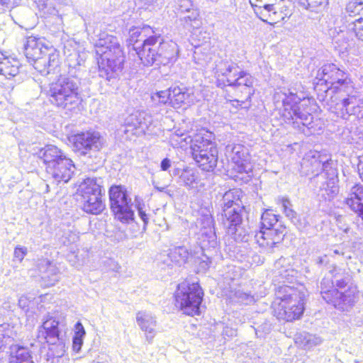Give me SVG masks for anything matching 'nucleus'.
Wrapping results in <instances>:
<instances>
[{
	"label": "nucleus",
	"instance_id": "f257e3e1",
	"mask_svg": "<svg viewBox=\"0 0 363 363\" xmlns=\"http://www.w3.org/2000/svg\"><path fill=\"white\" fill-rule=\"evenodd\" d=\"M308 101L303 100L290 91L277 90L274 94V103L286 123L305 135L319 134L323 129L322 121L313 116L305 108Z\"/></svg>",
	"mask_w": 363,
	"mask_h": 363
},
{
	"label": "nucleus",
	"instance_id": "f03ea898",
	"mask_svg": "<svg viewBox=\"0 0 363 363\" xmlns=\"http://www.w3.org/2000/svg\"><path fill=\"white\" fill-rule=\"evenodd\" d=\"M328 110L337 117L348 119L354 116L357 118H363V100L358 97L354 85L346 73L332 86L325 90Z\"/></svg>",
	"mask_w": 363,
	"mask_h": 363
},
{
	"label": "nucleus",
	"instance_id": "7ed1b4c3",
	"mask_svg": "<svg viewBox=\"0 0 363 363\" xmlns=\"http://www.w3.org/2000/svg\"><path fill=\"white\" fill-rule=\"evenodd\" d=\"M178 54L177 44L172 40L164 41L160 33L150 35L143 40L142 48L137 50V55L145 66L173 63Z\"/></svg>",
	"mask_w": 363,
	"mask_h": 363
},
{
	"label": "nucleus",
	"instance_id": "20e7f679",
	"mask_svg": "<svg viewBox=\"0 0 363 363\" xmlns=\"http://www.w3.org/2000/svg\"><path fill=\"white\" fill-rule=\"evenodd\" d=\"M305 298L306 291L303 286H280L273 303L274 315L277 319L287 322L299 319L304 311Z\"/></svg>",
	"mask_w": 363,
	"mask_h": 363
},
{
	"label": "nucleus",
	"instance_id": "39448f33",
	"mask_svg": "<svg viewBox=\"0 0 363 363\" xmlns=\"http://www.w3.org/2000/svg\"><path fill=\"white\" fill-rule=\"evenodd\" d=\"M23 48L26 57L33 61L35 69L41 74H55L59 71V54L52 46L48 45L45 38L29 36Z\"/></svg>",
	"mask_w": 363,
	"mask_h": 363
},
{
	"label": "nucleus",
	"instance_id": "423d86ee",
	"mask_svg": "<svg viewBox=\"0 0 363 363\" xmlns=\"http://www.w3.org/2000/svg\"><path fill=\"white\" fill-rule=\"evenodd\" d=\"M46 94L54 106L71 111L81 101L79 80L74 77L60 76L49 84Z\"/></svg>",
	"mask_w": 363,
	"mask_h": 363
},
{
	"label": "nucleus",
	"instance_id": "0eeeda50",
	"mask_svg": "<svg viewBox=\"0 0 363 363\" xmlns=\"http://www.w3.org/2000/svg\"><path fill=\"white\" fill-rule=\"evenodd\" d=\"M242 191L232 189L225 193L223 196L222 223L226 233L235 241L242 240L241 238L242 211L244 208L240 201Z\"/></svg>",
	"mask_w": 363,
	"mask_h": 363
},
{
	"label": "nucleus",
	"instance_id": "6e6552de",
	"mask_svg": "<svg viewBox=\"0 0 363 363\" xmlns=\"http://www.w3.org/2000/svg\"><path fill=\"white\" fill-rule=\"evenodd\" d=\"M214 70L218 86H243L242 91L247 95L245 100L254 94V78L249 73L240 71L235 64L220 61L216 65Z\"/></svg>",
	"mask_w": 363,
	"mask_h": 363
},
{
	"label": "nucleus",
	"instance_id": "1a4fd4ad",
	"mask_svg": "<svg viewBox=\"0 0 363 363\" xmlns=\"http://www.w3.org/2000/svg\"><path fill=\"white\" fill-rule=\"evenodd\" d=\"M101 184V178L88 177L79 184L76 196L82 203V209L84 212L98 215L104 210Z\"/></svg>",
	"mask_w": 363,
	"mask_h": 363
},
{
	"label": "nucleus",
	"instance_id": "9d476101",
	"mask_svg": "<svg viewBox=\"0 0 363 363\" xmlns=\"http://www.w3.org/2000/svg\"><path fill=\"white\" fill-rule=\"evenodd\" d=\"M203 292L198 283L184 281L178 284L175 291V305L184 314L194 316L200 313Z\"/></svg>",
	"mask_w": 363,
	"mask_h": 363
},
{
	"label": "nucleus",
	"instance_id": "9b49d317",
	"mask_svg": "<svg viewBox=\"0 0 363 363\" xmlns=\"http://www.w3.org/2000/svg\"><path fill=\"white\" fill-rule=\"evenodd\" d=\"M191 149L194 160L203 171L214 169L218 162V149L211 141V134H206V137L201 133L196 134Z\"/></svg>",
	"mask_w": 363,
	"mask_h": 363
},
{
	"label": "nucleus",
	"instance_id": "f8f14e48",
	"mask_svg": "<svg viewBox=\"0 0 363 363\" xmlns=\"http://www.w3.org/2000/svg\"><path fill=\"white\" fill-rule=\"evenodd\" d=\"M112 46L96 45V53L99 56L98 65L99 76L111 81L117 76V72L121 71L124 62L123 51L121 49V55L113 54Z\"/></svg>",
	"mask_w": 363,
	"mask_h": 363
},
{
	"label": "nucleus",
	"instance_id": "ddd939ff",
	"mask_svg": "<svg viewBox=\"0 0 363 363\" xmlns=\"http://www.w3.org/2000/svg\"><path fill=\"white\" fill-rule=\"evenodd\" d=\"M111 208L116 218L123 223L134 220V211L131 199L122 186H113L109 189Z\"/></svg>",
	"mask_w": 363,
	"mask_h": 363
},
{
	"label": "nucleus",
	"instance_id": "4468645a",
	"mask_svg": "<svg viewBox=\"0 0 363 363\" xmlns=\"http://www.w3.org/2000/svg\"><path fill=\"white\" fill-rule=\"evenodd\" d=\"M225 152L234 164L233 168L239 173H250L252 170L248 149L241 144H229Z\"/></svg>",
	"mask_w": 363,
	"mask_h": 363
},
{
	"label": "nucleus",
	"instance_id": "2eb2a0df",
	"mask_svg": "<svg viewBox=\"0 0 363 363\" xmlns=\"http://www.w3.org/2000/svg\"><path fill=\"white\" fill-rule=\"evenodd\" d=\"M206 222L208 225V228H204L201 235L200 244L201 247L199 250L201 251V254L203 257H193L195 259V262H197L196 259L201 260L199 262V267L202 270H206L210 267V264L211 261L208 257L205 255L203 252L205 249L209 248H215L217 246V238L216 233L214 231L213 225V219L212 218H206Z\"/></svg>",
	"mask_w": 363,
	"mask_h": 363
},
{
	"label": "nucleus",
	"instance_id": "dca6fc26",
	"mask_svg": "<svg viewBox=\"0 0 363 363\" xmlns=\"http://www.w3.org/2000/svg\"><path fill=\"white\" fill-rule=\"evenodd\" d=\"M74 150L81 155H86L89 151H98L102 146L99 133L85 132L73 137Z\"/></svg>",
	"mask_w": 363,
	"mask_h": 363
},
{
	"label": "nucleus",
	"instance_id": "f3484780",
	"mask_svg": "<svg viewBox=\"0 0 363 363\" xmlns=\"http://www.w3.org/2000/svg\"><path fill=\"white\" fill-rule=\"evenodd\" d=\"M169 89L170 104L174 108H179L182 104L190 106L201 100L199 91L194 89L174 86Z\"/></svg>",
	"mask_w": 363,
	"mask_h": 363
},
{
	"label": "nucleus",
	"instance_id": "a211bd4d",
	"mask_svg": "<svg viewBox=\"0 0 363 363\" xmlns=\"http://www.w3.org/2000/svg\"><path fill=\"white\" fill-rule=\"evenodd\" d=\"M152 117L145 112H136L130 115L125 120V133H130L135 135L145 134L150 130L152 125Z\"/></svg>",
	"mask_w": 363,
	"mask_h": 363
},
{
	"label": "nucleus",
	"instance_id": "6ab92c4d",
	"mask_svg": "<svg viewBox=\"0 0 363 363\" xmlns=\"http://www.w3.org/2000/svg\"><path fill=\"white\" fill-rule=\"evenodd\" d=\"M75 169L72 160L65 157L61 160H58L55 164L46 167V172L56 183L58 184L61 182L67 183L72 178Z\"/></svg>",
	"mask_w": 363,
	"mask_h": 363
},
{
	"label": "nucleus",
	"instance_id": "aec40b11",
	"mask_svg": "<svg viewBox=\"0 0 363 363\" xmlns=\"http://www.w3.org/2000/svg\"><path fill=\"white\" fill-rule=\"evenodd\" d=\"M60 318L48 313L43 319L42 325L38 330V338H42L46 342L57 341L60 337Z\"/></svg>",
	"mask_w": 363,
	"mask_h": 363
},
{
	"label": "nucleus",
	"instance_id": "412c9836",
	"mask_svg": "<svg viewBox=\"0 0 363 363\" xmlns=\"http://www.w3.org/2000/svg\"><path fill=\"white\" fill-rule=\"evenodd\" d=\"M284 236V228L279 225L276 229H260L255 238L262 247L272 248L276 244L279 243Z\"/></svg>",
	"mask_w": 363,
	"mask_h": 363
},
{
	"label": "nucleus",
	"instance_id": "4be33fe9",
	"mask_svg": "<svg viewBox=\"0 0 363 363\" xmlns=\"http://www.w3.org/2000/svg\"><path fill=\"white\" fill-rule=\"evenodd\" d=\"M345 74L334 64L324 65L317 72L315 84L317 86L325 84L327 88L340 80Z\"/></svg>",
	"mask_w": 363,
	"mask_h": 363
},
{
	"label": "nucleus",
	"instance_id": "5701e85b",
	"mask_svg": "<svg viewBox=\"0 0 363 363\" xmlns=\"http://www.w3.org/2000/svg\"><path fill=\"white\" fill-rule=\"evenodd\" d=\"M36 267L40 273L45 286H53L60 280L58 268L48 259H38Z\"/></svg>",
	"mask_w": 363,
	"mask_h": 363
},
{
	"label": "nucleus",
	"instance_id": "b1692460",
	"mask_svg": "<svg viewBox=\"0 0 363 363\" xmlns=\"http://www.w3.org/2000/svg\"><path fill=\"white\" fill-rule=\"evenodd\" d=\"M345 203L347 207L357 214L363 221V186L355 184L350 189Z\"/></svg>",
	"mask_w": 363,
	"mask_h": 363
},
{
	"label": "nucleus",
	"instance_id": "393cba45",
	"mask_svg": "<svg viewBox=\"0 0 363 363\" xmlns=\"http://www.w3.org/2000/svg\"><path fill=\"white\" fill-rule=\"evenodd\" d=\"M335 48L342 55L346 57L350 55H358L359 52L356 43L350 38L349 33L341 30L334 39Z\"/></svg>",
	"mask_w": 363,
	"mask_h": 363
},
{
	"label": "nucleus",
	"instance_id": "a878e982",
	"mask_svg": "<svg viewBox=\"0 0 363 363\" xmlns=\"http://www.w3.org/2000/svg\"><path fill=\"white\" fill-rule=\"evenodd\" d=\"M136 322L145 334L146 340L150 342L156 335V317L147 311H139L136 314Z\"/></svg>",
	"mask_w": 363,
	"mask_h": 363
},
{
	"label": "nucleus",
	"instance_id": "bb28decb",
	"mask_svg": "<svg viewBox=\"0 0 363 363\" xmlns=\"http://www.w3.org/2000/svg\"><path fill=\"white\" fill-rule=\"evenodd\" d=\"M276 276L279 283L291 282L296 272L291 267L286 258L281 257L274 264Z\"/></svg>",
	"mask_w": 363,
	"mask_h": 363
},
{
	"label": "nucleus",
	"instance_id": "cd10ccee",
	"mask_svg": "<svg viewBox=\"0 0 363 363\" xmlns=\"http://www.w3.org/2000/svg\"><path fill=\"white\" fill-rule=\"evenodd\" d=\"M155 33H157L150 26H145L141 29L134 28L130 30L129 44L133 45L136 55L138 48H142L143 40Z\"/></svg>",
	"mask_w": 363,
	"mask_h": 363
},
{
	"label": "nucleus",
	"instance_id": "c85d7f7f",
	"mask_svg": "<svg viewBox=\"0 0 363 363\" xmlns=\"http://www.w3.org/2000/svg\"><path fill=\"white\" fill-rule=\"evenodd\" d=\"M66 156L55 145H49L39 152V157L43 160L46 167H50L65 158Z\"/></svg>",
	"mask_w": 363,
	"mask_h": 363
},
{
	"label": "nucleus",
	"instance_id": "c756f323",
	"mask_svg": "<svg viewBox=\"0 0 363 363\" xmlns=\"http://www.w3.org/2000/svg\"><path fill=\"white\" fill-rule=\"evenodd\" d=\"M331 173L329 174L331 177L325 181L320 186L318 196L325 201H330L333 199L338 193L339 188L337 185V179L334 177L335 172L334 169H330Z\"/></svg>",
	"mask_w": 363,
	"mask_h": 363
},
{
	"label": "nucleus",
	"instance_id": "7c9ffc66",
	"mask_svg": "<svg viewBox=\"0 0 363 363\" xmlns=\"http://www.w3.org/2000/svg\"><path fill=\"white\" fill-rule=\"evenodd\" d=\"M358 294L355 289H349L344 293H340L339 298L335 304V308L342 311H349L357 301Z\"/></svg>",
	"mask_w": 363,
	"mask_h": 363
},
{
	"label": "nucleus",
	"instance_id": "2f4dec72",
	"mask_svg": "<svg viewBox=\"0 0 363 363\" xmlns=\"http://www.w3.org/2000/svg\"><path fill=\"white\" fill-rule=\"evenodd\" d=\"M180 182L189 189H197L201 186L197 170L192 168L184 169L179 174Z\"/></svg>",
	"mask_w": 363,
	"mask_h": 363
},
{
	"label": "nucleus",
	"instance_id": "473e14b6",
	"mask_svg": "<svg viewBox=\"0 0 363 363\" xmlns=\"http://www.w3.org/2000/svg\"><path fill=\"white\" fill-rule=\"evenodd\" d=\"M295 342L304 350H310L322 342L320 337L308 333H300L295 335Z\"/></svg>",
	"mask_w": 363,
	"mask_h": 363
},
{
	"label": "nucleus",
	"instance_id": "72a5a7b5",
	"mask_svg": "<svg viewBox=\"0 0 363 363\" xmlns=\"http://www.w3.org/2000/svg\"><path fill=\"white\" fill-rule=\"evenodd\" d=\"M345 18L348 23L352 20L363 18V1H350L345 7Z\"/></svg>",
	"mask_w": 363,
	"mask_h": 363
},
{
	"label": "nucleus",
	"instance_id": "f704fd0d",
	"mask_svg": "<svg viewBox=\"0 0 363 363\" xmlns=\"http://www.w3.org/2000/svg\"><path fill=\"white\" fill-rule=\"evenodd\" d=\"M169 257L171 260L178 265L185 264L189 258H192L194 255L189 252L185 247L180 246L170 250Z\"/></svg>",
	"mask_w": 363,
	"mask_h": 363
},
{
	"label": "nucleus",
	"instance_id": "c9c22d12",
	"mask_svg": "<svg viewBox=\"0 0 363 363\" xmlns=\"http://www.w3.org/2000/svg\"><path fill=\"white\" fill-rule=\"evenodd\" d=\"M194 138H191L187 133L181 130H175L169 137V143L174 147H183L189 143L194 144Z\"/></svg>",
	"mask_w": 363,
	"mask_h": 363
},
{
	"label": "nucleus",
	"instance_id": "e433bc0d",
	"mask_svg": "<svg viewBox=\"0 0 363 363\" xmlns=\"http://www.w3.org/2000/svg\"><path fill=\"white\" fill-rule=\"evenodd\" d=\"M96 45L100 46H112L113 49L112 51L113 54L116 55V56L121 55V45L118 40L116 37L108 35L107 33H101L100 35L99 39L98 40Z\"/></svg>",
	"mask_w": 363,
	"mask_h": 363
},
{
	"label": "nucleus",
	"instance_id": "4c0bfd02",
	"mask_svg": "<svg viewBox=\"0 0 363 363\" xmlns=\"http://www.w3.org/2000/svg\"><path fill=\"white\" fill-rule=\"evenodd\" d=\"M255 6H258L260 9L262 8V10L259 13V18L262 21L268 23L269 24H273L277 21V19L272 17V16H275L277 14V12L274 11V7L273 4H256Z\"/></svg>",
	"mask_w": 363,
	"mask_h": 363
},
{
	"label": "nucleus",
	"instance_id": "58836bf2",
	"mask_svg": "<svg viewBox=\"0 0 363 363\" xmlns=\"http://www.w3.org/2000/svg\"><path fill=\"white\" fill-rule=\"evenodd\" d=\"M279 216L272 213L270 210L265 211L261 217V229H276Z\"/></svg>",
	"mask_w": 363,
	"mask_h": 363
},
{
	"label": "nucleus",
	"instance_id": "ea45409f",
	"mask_svg": "<svg viewBox=\"0 0 363 363\" xmlns=\"http://www.w3.org/2000/svg\"><path fill=\"white\" fill-rule=\"evenodd\" d=\"M10 363H34L28 350L23 347H18L14 355L11 356Z\"/></svg>",
	"mask_w": 363,
	"mask_h": 363
},
{
	"label": "nucleus",
	"instance_id": "a19ab883",
	"mask_svg": "<svg viewBox=\"0 0 363 363\" xmlns=\"http://www.w3.org/2000/svg\"><path fill=\"white\" fill-rule=\"evenodd\" d=\"M333 280L334 285L339 288H343L348 281V277L341 269L334 267L333 270L330 272Z\"/></svg>",
	"mask_w": 363,
	"mask_h": 363
},
{
	"label": "nucleus",
	"instance_id": "79ce46f5",
	"mask_svg": "<svg viewBox=\"0 0 363 363\" xmlns=\"http://www.w3.org/2000/svg\"><path fill=\"white\" fill-rule=\"evenodd\" d=\"M50 345L49 350L50 354L55 357H61L65 353V343L62 337H58L57 341L48 342Z\"/></svg>",
	"mask_w": 363,
	"mask_h": 363
},
{
	"label": "nucleus",
	"instance_id": "37998d69",
	"mask_svg": "<svg viewBox=\"0 0 363 363\" xmlns=\"http://www.w3.org/2000/svg\"><path fill=\"white\" fill-rule=\"evenodd\" d=\"M19 72V65L17 61L11 62L8 59H4V64L3 66V70L1 74L5 76L6 78L15 77Z\"/></svg>",
	"mask_w": 363,
	"mask_h": 363
},
{
	"label": "nucleus",
	"instance_id": "c03bdc74",
	"mask_svg": "<svg viewBox=\"0 0 363 363\" xmlns=\"http://www.w3.org/2000/svg\"><path fill=\"white\" fill-rule=\"evenodd\" d=\"M340 293V292L335 288L331 289H325L324 291H320L323 298L327 303H331L334 307L339 298Z\"/></svg>",
	"mask_w": 363,
	"mask_h": 363
},
{
	"label": "nucleus",
	"instance_id": "a18cd8bd",
	"mask_svg": "<svg viewBox=\"0 0 363 363\" xmlns=\"http://www.w3.org/2000/svg\"><path fill=\"white\" fill-rule=\"evenodd\" d=\"M348 30H352L355 36L363 41V18L351 21L348 24Z\"/></svg>",
	"mask_w": 363,
	"mask_h": 363
},
{
	"label": "nucleus",
	"instance_id": "49530a36",
	"mask_svg": "<svg viewBox=\"0 0 363 363\" xmlns=\"http://www.w3.org/2000/svg\"><path fill=\"white\" fill-rule=\"evenodd\" d=\"M281 204V209L285 213L286 216L294 222L296 219V213L292 209L291 201L287 198H281L279 199Z\"/></svg>",
	"mask_w": 363,
	"mask_h": 363
},
{
	"label": "nucleus",
	"instance_id": "de8ad7c7",
	"mask_svg": "<svg viewBox=\"0 0 363 363\" xmlns=\"http://www.w3.org/2000/svg\"><path fill=\"white\" fill-rule=\"evenodd\" d=\"M79 233L76 229L68 230L64 233L62 237V242L65 245H69L79 240Z\"/></svg>",
	"mask_w": 363,
	"mask_h": 363
},
{
	"label": "nucleus",
	"instance_id": "09e8293b",
	"mask_svg": "<svg viewBox=\"0 0 363 363\" xmlns=\"http://www.w3.org/2000/svg\"><path fill=\"white\" fill-rule=\"evenodd\" d=\"M152 101L157 104H170V89L158 91L151 96Z\"/></svg>",
	"mask_w": 363,
	"mask_h": 363
},
{
	"label": "nucleus",
	"instance_id": "8fccbe9b",
	"mask_svg": "<svg viewBox=\"0 0 363 363\" xmlns=\"http://www.w3.org/2000/svg\"><path fill=\"white\" fill-rule=\"evenodd\" d=\"M184 13V16L182 17L180 20L184 22L185 26H191L193 22L196 23L198 21V18L199 16L198 9H194Z\"/></svg>",
	"mask_w": 363,
	"mask_h": 363
},
{
	"label": "nucleus",
	"instance_id": "3c124183",
	"mask_svg": "<svg viewBox=\"0 0 363 363\" xmlns=\"http://www.w3.org/2000/svg\"><path fill=\"white\" fill-rule=\"evenodd\" d=\"M28 254V248L24 246L18 245L13 251V262L21 263L26 255Z\"/></svg>",
	"mask_w": 363,
	"mask_h": 363
},
{
	"label": "nucleus",
	"instance_id": "603ef678",
	"mask_svg": "<svg viewBox=\"0 0 363 363\" xmlns=\"http://www.w3.org/2000/svg\"><path fill=\"white\" fill-rule=\"evenodd\" d=\"M82 60L79 59V55L77 52H73L69 55L67 57V63L69 67L76 68L77 66H80Z\"/></svg>",
	"mask_w": 363,
	"mask_h": 363
},
{
	"label": "nucleus",
	"instance_id": "864d4df0",
	"mask_svg": "<svg viewBox=\"0 0 363 363\" xmlns=\"http://www.w3.org/2000/svg\"><path fill=\"white\" fill-rule=\"evenodd\" d=\"M177 6L181 13H186L196 9L191 0H177Z\"/></svg>",
	"mask_w": 363,
	"mask_h": 363
},
{
	"label": "nucleus",
	"instance_id": "5fc2aeb1",
	"mask_svg": "<svg viewBox=\"0 0 363 363\" xmlns=\"http://www.w3.org/2000/svg\"><path fill=\"white\" fill-rule=\"evenodd\" d=\"M47 22L52 24L57 31L63 30V19L59 13H57V15L53 16L50 20H47Z\"/></svg>",
	"mask_w": 363,
	"mask_h": 363
},
{
	"label": "nucleus",
	"instance_id": "6e6d98bb",
	"mask_svg": "<svg viewBox=\"0 0 363 363\" xmlns=\"http://www.w3.org/2000/svg\"><path fill=\"white\" fill-rule=\"evenodd\" d=\"M306 4L304 2H301V4L306 6L307 9L313 10L318 6L327 5L328 0H306Z\"/></svg>",
	"mask_w": 363,
	"mask_h": 363
},
{
	"label": "nucleus",
	"instance_id": "4d7b16f0",
	"mask_svg": "<svg viewBox=\"0 0 363 363\" xmlns=\"http://www.w3.org/2000/svg\"><path fill=\"white\" fill-rule=\"evenodd\" d=\"M86 335V331L82 325V323L78 321L74 325V335L73 338L74 339H83Z\"/></svg>",
	"mask_w": 363,
	"mask_h": 363
},
{
	"label": "nucleus",
	"instance_id": "13d9d810",
	"mask_svg": "<svg viewBox=\"0 0 363 363\" xmlns=\"http://www.w3.org/2000/svg\"><path fill=\"white\" fill-rule=\"evenodd\" d=\"M42 11L45 16V18L50 20L53 16L57 15L58 11L55 8L48 4H45L42 9Z\"/></svg>",
	"mask_w": 363,
	"mask_h": 363
},
{
	"label": "nucleus",
	"instance_id": "bf43d9fd",
	"mask_svg": "<svg viewBox=\"0 0 363 363\" xmlns=\"http://www.w3.org/2000/svg\"><path fill=\"white\" fill-rule=\"evenodd\" d=\"M334 287L333 280L332 277H325L323 279L320 283V291H324L325 289H333Z\"/></svg>",
	"mask_w": 363,
	"mask_h": 363
},
{
	"label": "nucleus",
	"instance_id": "052dcab7",
	"mask_svg": "<svg viewBox=\"0 0 363 363\" xmlns=\"http://www.w3.org/2000/svg\"><path fill=\"white\" fill-rule=\"evenodd\" d=\"M137 208H138V215H139L140 218H141V220L144 223V227H145L149 222V216L145 213V211L143 210V208L140 204L138 205Z\"/></svg>",
	"mask_w": 363,
	"mask_h": 363
},
{
	"label": "nucleus",
	"instance_id": "680f3d73",
	"mask_svg": "<svg viewBox=\"0 0 363 363\" xmlns=\"http://www.w3.org/2000/svg\"><path fill=\"white\" fill-rule=\"evenodd\" d=\"M84 340L83 339H74L72 340V348L73 350L76 352H79L82 348L83 345Z\"/></svg>",
	"mask_w": 363,
	"mask_h": 363
},
{
	"label": "nucleus",
	"instance_id": "e2e57ef3",
	"mask_svg": "<svg viewBox=\"0 0 363 363\" xmlns=\"http://www.w3.org/2000/svg\"><path fill=\"white\" fill-rule=\"evenodd\" d=\"M29 302H30V301L28 300V298L26 296H22L18 299V306L21 308L25 309L28 307Z\"/></svg>",
	"mask_w": 363,
	"mask_h": 363
},
{
	"label": "nucleus",
	"instance_id": "0e129e2a",
	"mask_svg": "<svg viewBox=\"0 0 363 363\" xmlns=\"http://www.w3.org/2000/svg\"><path fill=\"white\" fill-rule=\"evenodd\" d=\"M172 162L169 158H164L162 160L160 168L162 171H167L171 167Z\"/></svg>",
	"mask_w": 363,
	"mask_h": 363
},
{
	"label": "nucleus",
	"instance_id": "69168bd1",
	"mask_svg": "<svg viewBox=\"0 0 363 363\" xmlns=\"http://www.w3.org/2000/svg\"><path fill=\"white\" fill-rule=\"evenodd\" d=\"M0 4L7 8L13 7L18 4V0H0Z\"/></svg>",
	"mask_w": 363,
	"mask_h": 363
},
{
	"label": "nucleus",
	"instance_id": "338daca9",
	"mask_svg": "<svg viewBox=\"0 0 363 363\" xmlns=\"http://www.w3.org/2000/svg\"><path fill=\"white\" fill-rule=\"evenodd\" d=\"M359 174L363 181V155L359 158V163L357 165Z\"/></svg>",
	"mask_w": 363,
	"mask_h": 363
},
{
	"label": "nucleus",
	"instance_id": "774afa93",
	"mask_svg": "<svg viewBox=\"0 0 363 363\" xmlns=\"http://www.w3.org/2000/svg\"><path fill=\"white\" fill-rule=\"evenodd\" d=\"M330 163L327 162H323L321 164L322 169L323 172L321 173L320 175L318 176V178H324L325 176L327 174L325 172L328 171V167H329Z\"/></svg>",
	"mask_w": 363,
	"mask_h": 363
}]
</instances>
